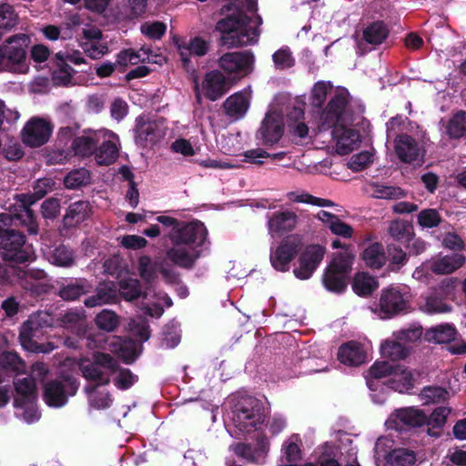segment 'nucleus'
Returning <instances> with one entry per match:
<instances>
[{"label": "nucleus", "instance_id": "obj_31", "mask_svg": "<svg viewBox=\"0 0 466 466\" xmlns=\"http://www.w3.org/2000/svg\"><path fill=\"white\" fill-rule=\"evenodd\" d=\"M391 418L396 424H403L410 427H420L426 423L427 414L419 409L412 407L397 410Z\"/></svg>", "mask_w": 466, "mask_h": 466}, {"label": "nucleus", "instance_id": "obj_59", "mask_svg": "<svg viewBox=\"0 0 466 466\" xmlns=\"http://www.w3.org/2000/svg\"><path fill=\"white\" fill-rule=\"evenodd\" d=\"M89 211V204L86 201H76L69 206L66 217L79 223L88 216Z\"/></svg>", "mask_w": 466, "mask_h": 466}, {"label": "nucleus", "instance_id": "obj_4", "mask_svg": "<svg viewBox=\"0 0 466 466\" xmlns=\"http://www.w3.org/2000/svg\"><path fill=\"white\" fill-rule=\"evenodd\" d=\"M55 185L56 183L52 178H41L35 182L32 195L19 194L15 196L16 202L15 206L17 208L14 210V216L27 228L30 234L35 235L38 232L35 218L30 209V206L44 198L48 192L53 191Z\"/></svg>", "mask_w": 466, "mask_h": 466}, {"label": "nucleus", "instance_id": "obj_3", "mask_svg": "<svg viewBox=\"0 0 466 466\" xmlns=\"http://www.w3.org/2000/svg\"><path fill=\"white\" fill-rule=\"evenodd\" d=\"M14 218L9 214H0V254L5 260L25 262L30 260L34 255L31 245L25 243L23 234L14 229H3Z\"/></svg>", "mask_w": 466, "mask_h": 466}, {"label": "nucleus", "instance_id": "obj_63", "mask_svg": "<svg viewBox=\"0 0 466 466\" xmlns=\"http://www.w3.org/2000/svg\"><path fill=\"white\" fill-rule=\"evenodd\" d=\"M85 53L93 59H97L107 53L108 48L100 40L86 41L82 44Z\"/></svg>", "mask_w": 466, "mask_h": 466}, {"label": "nucleus", "instance_id": "obj_33", "mask_svg": "<svg viewBox=\"0 0 466 466\" xmlns=\"http://www.w3.org/2000/svg\"><path fill=\"white\" fill-rule=\"evenodd\" d=\"M208 49L209 44L201 37H194L190 39L188 43L178 45L181 59L185 65L189 62V56L191 55L203 56L208 53Z\"/></svg>", "mask_w": 466, "mask_h": 466}, {"label": "nucleus", "instance_id": "obj_13", "mask_svg": "<svg viewBox=\"0 0 466 466\" xmlns=\"http://www.w3.org/2000/svg\"><path fill=\"white\" fill-rule=\"evenodd\" d=\"M46 317L47 315L44 313L31 315L21 327L19 338L25 350L33 352L49 353L56 348L52 342L38 343L33 340L36 330L42 327V322Z\"/></svg>", "mask_w": 466, "mask_h": 466}, {"label": "nucleus", "instance_id": "obj_32", "mask_svg": "<svg viewBox=\"0 0 466 466\" xmlns=\"http://www.w3.org/2000/svg\"><path fill=\"white\" fill-rule=\"evenodd\" d=\"M441 129L450 138L463 137L466 134V112L459 111L447 121H442Z\"/></svg>", "mask_w": 466, "mask_h": 466}, {"label": "nucleus", "instance_id": "obj_39", "mask_svg": "<svg viewBox=\"0 0 466 466\" xmlns=\"http://www.w3.org/2000/svg\"><path fill=\"white\" fill-rule=\"evenodd\" d=\"M57 69L53 73V82L57 86H68L72 82L73 69L65 64V58L62 52H58L55 56Z\"/></svg>", "mask_w": 466, "mask_h": 466}, {"label": "nucleus", "instance_id": "obj_43", "mask_svg": "<svg viewBox=\"0 0 466 466\" xmlns=\"http://www.w3.org/2000/svg\"><path fill=\"white\" fill-rule=\"evenodd\" d=\"M389 234L400 242H409L413 235L412 226L404 220H394L389 226Z\"/></svg>", "mask_w": 466, "mask_h": 466}, {"label": "nucleus", "instance_id": "obj_40", "mask_svg": "<svg viewBox=\"0 0 466 466\" xmlns=\"http://www.w3.org/2000/svg\"><path fill=\"white\" fill-rule=\"evenodd\" d=\"M426 339L435 343H447L455 339L456 329L450 324H441L426 331Z\"/></svg>", "mask_w": 466, "mask_h": 466}, {"label": "nucleus", "instance_id": "obj_62", "mask_svg": "<svg viewBox=\"0 0 466 466\" xmlns=\"http://www.w3.org/2000/svg\"><path fill=\"white\" fill-rule=\"evenodd\" d=\"M272 59L275 67L278 69L289 68L293 66L295 62L292 54L288 47H282L276 51L272 56Z\"/></svg>", "mask_w": 466, "mask_h": 466}, {"label": "nucleus", "instance_id": "obj_45", "mask_svg": "<svg viewBox=\"0 0 466 466\" xmlns=\"http://www.w3.org/2000/svg\"><path fill=\"white\" fill-rule=\"evenodd\" d=\"M130 56L131 65H137L139 63H152L161 65L166 60L162 55L154 53L147 47H141L137 51L130 49Z\"/></svg>", "mask_w": 466, "mask_h": 466}, {"label": "nucleus", "instance_id": "obj_23", "mask_svg": "<svg viewBox=\"0 0 466 466\" xmlns=\"http://www.w3.org/2000/svg\"><path fill=\"white\" fill-rule=\"evenodd\" d=\"M299 223L298 215L291 210L277 211L268 221L270 235H281L296 228Z\"/></svg>", "mask_w": 466, "mask_h": 466}, {"label": "nucleus", "instance_id": "obj_25", "mask_svg": "<svg viewBox=\"0 0 466 466\" xmlns=\"http://www.w3.org/2000/svg\"><path fill=\"white\" fill-rule=\"evenodd\" d=\"M339 360L348 366H359L368 360V349L357 341H350L340 346Z\"/></svg>", "mask_w": 466, "mask_h": 466}, {"label": "nucleus", "instance_id": "obj_12", "mask_svg": "<svg viewBox=\"0 0 466 466\" xmlns=\"http://www.w3.org/2000/svg\"><path fill=\"white\" fill-rule=\"evenodd\" d=\"M78 387L79 383L71 377L51 380L45 385L44 399L48 406L62 407L67 402V395H75Z\"/></svg>", "mask_w": 466, "mask_h": 466}, {"label": "nucleus", "instance_id": "obj_44", "mask_svg": "<svg viewBox=\"0 0 466 466\" xmlns=\"http://www.w3.org/2000/svg\"><path fill=\"white\" fill-rule=\"evenodd\" d=\"M319 466H339L338 449L331 444L325 443L319 447L316 451Z\"/></svg>", "mask_w": 466, "mask_h": 466}, {"label": "nucleus", "instance_id": "obj_15", "mask_svg": "<svg viewBox=\"0 0 466 466\" xmlns=\"http://www.w3.org/2000/svg\"><path fill=\"white\" fill-rule=\"evenodd\" d=\"M53 132L52 124L41 117H32L22 129V140L30 147H38L46 144Z\"/></svg>", "mask_w": 466, "mask_h": 466}, {"label": "nucleus", "instance_id": "obj_61", "mask_svg": "<svg viewBox=\"0 0 466 466\" xmlns=\"http://www.w3.org/2000/svg\"><path fill=\"white\" fill-rule=\"evenodd\" d=\"M284 156V152L269 155L267 151H265L262 148L250 149L244 153L246 161L252 164H262V159L267 157H272L273 159H282Z\"/></svg>", "mask_w": 466, "mask_h": 466}, {"label": "nucleus", "instance_id": "obj_6", "mask_svg": "<svg viewBox=\"0 0 466 466\" xmlns=\"http://www.w3.org/2000/svg\"><path fill=\"white\" fill-rule=\"evenodd\" d=\"M266 414L261 403L255 398L247 397L238 402L233 411L234 426L244 433L258 430L264 423Z\"/></svg>", "mask_w": 466, "mask_h": 466}, {"label": "nucleus", "instance_id": "obj_5", "mask_svg": "<svg viewBox=\"0 0 466 466\" xmlns=\"http://www.w3.org/2000/svg\"><path fill=\"white\" fill-rule=\"evenodd\" d=\"M354 259L355 255L349 248L334 255L323 274L322 281L327 289L337 293L344 291Z\"/></svg>", "mask_w": 466, "mask_h": 466}, {"label": "nucleus", "instance_id": "obj_35", "mask_svg": "<svg viewBox=\"0 0 466 466\" xmlns=\"http://www.w3.org/2000/svg\"><path fill=\"white\" fill-rule=\"evenodd\" d=\"M365 264L373 268H381L387 261L383 246L380 243H371L366 247L361 254Z\"/></svg>", "mask_w": 466, "mask_h": 466}, {"label": "nucleus", "instance_id": "obj_14", "mask_svg": "<svg viewBox=\"0 0 466 466\" xmlns=\"http://www.w3.org/2000/svg\"><path fill=\"white\" fill-rule=\"evenodd\" d=\"M136 142L143 147L155 145L162 140L167 134V127L163 120L139 116L135 127Z\"/></svg>", "mask_w": 466, "mask_h": 466}, {"label": "nucleus", "instance_id": "obj_50", "mask_svg": "<svg viewBox=\"0 0 466 466\" xmlns=\"http://www.w3.org/2000/svg\"><path fill=\"white\" fill-rule=\"evenodd\" d=\"M95 321L100 329L107 332L115 330L119 325V319L117 315L109 309H104L98 313Z\"/></svg>", "mask_w": 466, "mask_h": 466}, {"label": "nucleus", "instance_id": "obj_26", "mask_svg": "<svg viewBox=\"0 0 466 466\" xmlns=\"http://www.w3.org/2000/svg\"><path fill=\"white\" fill-rule=\"evenodd\" d=\"M465 261V256L459 253L439 256L427 262V269L438 275L451 274L461 268Z\"/></svg>", "mask_w": 466, "mask_h": 466}, {"label": "nucleus", "instance_id": "obj_19", "mask_svg": "<svg viewBox=\"0 0 466 466\" xmlns=\"http://www.w3.org/2000/svg\"><path fill=\"white\" fill-rule=\"evenodd\" d=\"M454 279H447L435 289L425 298V301L420 305L422 311L429 314L447 313L451 310V307L444 302L443 297L449 294L454 289Z\"/></svg>", "mask_w": 466, "mask_h": 466}, {"label": "nucleus", "instance_id": "obj_57", "mask_svg": "<svg viewBox=\"0 0 466 466\" xmlns=\"http://www.w3.org/2000/svg\"><path fill=\"white\" fill-rule=\"evenodd\" d=\"M422 336V328L414 324L402 329L395 333V339L402 343H413L420 339Z\"/></svg>", "mask_w": 466, "mask_h": 466}, {"label": "nucleus", "instance_id": "obj_54", "mask_svg": "<svg viewBox=\"0 0 466 466\" xmlns=\"http://www.w3.org/2000/svg\"><path fill=\"white\" fill-rule=\"evenodd\" d=\"M90 181V174L86 168H79L71 171L65 177V185L68 188H76L88 184Z\"/></svg>", "mask_w": 466, "mask_h": 466}, {"label": "nucleus", "instance_id": "obj_24", "mask_svg": "<svg viewBox=\"0 0 466 466\" xmlns=\"http://www.w3.org/2000/svg\"><path fill=\"white\" fill-rule=\"evenodd\" d=\"M406 307V299L396 288H389L381 291L380 299V309L382 318L391 317L403 310Z\"/></svg>", "mask_w": 466, "mask_h": 466}, {"label": "nucleus", "instance_id": "obj_64", "mask_svg": "<svg viewBox=\"0 0 466 466\" xmlns=\"http://www.w3.org/2000/svg\"><path fill=\"white\" fill-rule=\"evenodd\" d=\"M372 163V155L368 151L351 157L348 162V167L353 171H360L368 167Z\"/></svg>", "mask_w": 466, "mask_h": 466}, {"label": "nucleus", "instance_id": "obj_52", "mask_svg": "<svg viewBox=\"0 0 466 466\" xmlns=\"http://www.w3.org/2000/svg\"><path fill=\"white\" fill-rule=\"evenodd\" d=\"M35 400H21L19 398H15V406L21 410L17 415L23 418L27 423H32L38 419Z\"/></svg>", "mask_w": 466, "mask_h": 466}, {"label": "nucleus", "instance_id": "obj_42", "mask_svg": "<svg viewBox=\"0 0 466 466\" xmlns=\"http://www.w3.org/2000/svg\"><path fill=\"white\" fill-rule=\"evenodd\" d=\"M395 366H392L387 361L375 362L369 370L368 376L366 377L367 385L370 390L375 389L374 380H380L386 377L389 379L391 376Z\"/></svg>", "mask_w": 466, "mask_h": 466}, {"label": "nucleus", "instance_id": "obj_47", "mask_svg": "<svg viewBox=\"0 0 466 466\" xmlns=\"http://www.w3.org/2000/svg\"><path fill=\"white\" fill-rule=\"evenodd\" d=\"M48 260L59 267H71L74 264V253L66 246H59L47 254Z\"/></svg>", "mask_w": 466, "mask_h": 466}, {"label": "nucleus", "instance_id": "obj_10", "mask_svg": "<svg viewBox=\"0 0 466 466\" xmlns=\"http://www.w3.org/2000/svg\"><path fill=\"white\" fill-rule=\"evenodd\" d=\"M79 369L83 377L87 380L96 382L95 386L107 385L110 381V374L116 371V362L108 354L97 353L94 356V361L82 360Z\"/></svg>", "mask_w": 466, "mask_h": 466}, {"label": "nucleus", "instance_id": "obj_9", "mask_svg": "<svg viewBox=\"0 0 466 466\" xmlns=\"http://www.w3.org/2000/svg\"><path fill=\"white\" fill-rule=\"evenodd\" d=\"M119 291L127 300L136 299L141 295L148 300H151V297H157L156 294L151 296L147 291L142 292L140 282L136 279L121 280L119 283ZM162 303L167 307H170L172 305V300L167 294H159L157 295V301L152 302L151 306L147 304L143 309L147 315L159 318L164 312Z\"/></svg>", "mask_w": 466, "mask_h": 466}, {"label": "nucleus", "instance_id": "obj_51", "mask_svg": "<svg viewBox=\"0 0 466 466\" xmlns=\"http://www.w3.org/2000/svg\"><path fill=\"white\" fill-rule=\"evenodd\" d=\"M18 24V15L7 4L0 5V29L9 31Z\"/></svg>", "mask_w": 466, "mask_h": 466}, {"label": "nucleus", "instance_id": "obj_46", "mask_svg": "<svg viewBox=\"0 0 466 466\" xmlns=\"http://www.w3.org/2000/svg\"><path fill=\"white\" fill-rule=\"evenodd\" d=\"M16 397L21 400H35V383L31 377L16 378L15 380Z\"/></svg>", "mask_w": 466, "mask_h": 466}, {"label": "nucleus", "instance_id": "obj_41", "mask_svg": "<svg viewBox=\"0 0 466 466\" xmlns=\"http://www.w3.org/2000/svg\"><path fill=\"white\" fill-rule=\"evenodd\" d=\"M370 193L372 198L380 199H400L406 196L405 191L399 187L377 183L370 186Z\"/></svg>", "mask_w": 466, "mask_h": 466}, {"label": "nucleus", "instance_id": "obj_16", "mask_svg": "<svg viewBox=\"0 0 466 466\" xmlns=\"http://www.w3.org/2000/svg\"><path fill=\"white\" fill-rule=\"evenodd\" d=\"M394 152L403 163L420 164L423 161L425 150L412 137L401 134L394 139Z\"/></svg>", "mask_w": 466, "mask_h": 466}, {"label": "nucleus", "instance_id": "obj_38", "mask_svg": "<svg viewBox=\"0 0 466 466\" xmlns=\"http://www.w3.org/2000/svg\"><path fill=\"white\" fill-rule=\"evenodd\" d=\"M379 287L378 280L365 272H359L354 276L352 289L359 296H369Z\"/></svg>", "mask_w": 466, "mask_h": 466}, {"label": "nucleus", "instance_id": "obj_56", "mask_svg": "<svg viewBox=\"0 0 466 466\" xmlns=\"http://www.w3.org/2000/svg\"><path fill=\"white\" fill-rule=\"evenodd\" d=\"M417 221L421 228H431L441 223V217L437 209L426 208L418 214Z\"/></svg>", "mask_w": 466, "mask_h": 466}, {"label": "nucleus", "instance_id": "obj_30", "mask_svg": "<svg viewBox=\"0 0 466 466\" xmlns=\"http://www.w3.org/2000/svg\"><path fill=\"white\" fill-rule=\"evenodd\" d=\"M102 135V129L85 131L82 136L73 141L72 147L75 153L83 157L95 154Z\"/></svg>", "mask_w": 466, "mask_h": 466}, {"label": "nucleus", "instance_id": "obj_34", "mask_svg": "<svg viewBox=\"0 0 466 466\" xmlns=\"http://www.w3.org/2000/svg\"><path fill=\"white\" fill-rule=\"evenodd\" d=\"M304 116L301 107H294L288 116V128L294 138L304 139L309 136V127L300 121Z\"/></svg>", "mask_w": 466, "mask_h": 466}, {"label": "nucleus", "instance_id": "obj_49", "mask_svg": "<svg viewBox=\"0 0 466 466\" xmlns=\"http://www.w3.org/2000/svg\"><path fill=\"white\" fill-rule=\"evenodd\" d=\"M389 30L381 22H375L363 31L364 39L371 45L381 44L388 36Z\"/></svg>", "mask_w": 466, "mask_h": 466}, {"label": "nucleus", "instance_id": "obj_17", "mask_svg": "<svg viewBox=\"0 0 466 466\" xmlns=\"http://www.w3.org/2000/svg\"><path fill=\"white\" fill-rule=\"evenodd\" d=\"M139 276L147 283H151L157 279V273L159 272L163 279L169 283L177 280V274L172 266L164 261L153 262L149 256H141L138 259Z\"/></svg>", "mask_w": 466, "mask_h": 466}, {"label": "nucleus", "instance_id": "obj_2", "mask_svg": "<svg viewBox=\"0 0 466 466\" xmlns=\"http://www.w3.org/2000/svg\"><path fill=\"white\" fill-rule=\"evenodd\" d=\"M156 220L167 228H171L167 238L172 246L166 251L167 258L178 267L192 268L199 257L194 244L197 241L204 242L207 235L205 226L199 222L178 221L169 216H158Z\"/></svg>", "mask_w": 466, "mask_h": 466}, {"label": "nucleus", "instance_id": "obj_21", "mask_svg": "<svg viewBox=\"0 0 466 466\" xmlns=\"http://www.w3.org/2000/svg\"><path fill=\"white\" fill-rule=\"evenodd\" d=\"M102 134L94 155L98 165L108 166L113 164L118 157L117 137L114 133L106 129H102Z\"/></svg>", "mask_w": 466, "mask_h": 466}, {"label": "nucleus", "instance_id": "obj_7", "mask_svg": "<svg viewBox=\"0 0 466 466\" xmlns=\"http://www.w3.org/2000/svg\"><path fill=\"white\" fill-rule=\"evenodd\" d=\"M30 39L25 34L9 36L0 45V53L7 71L25 73L26 49Z\"/></svg>", "mask_w": 466, "mask_h": 466}, {"label": "nucleus", "instance_id": "obj_20", "mask_svg": "<svg viewBox=\"0 0 466 466\" xmlns=\"http://www.w3.org/2000/svg\"><path fill=\"white\" fill-rule=\"evenodd\" d=\"M300 245V238L295 236L284 240L270 255L272 266L279 271L288 270L289 263L298 253Z\"/></svg>", "mask_w": 466, "mask_h": 466}, {"label": "nucleus", "instance_id": "obj_22", "mask_svg": "<svg viewBox=\"0 0 466 466\" xmlns=\"http://www.w3.org/2000/svg\"><path fill=\"white\" fill-rule=\"evenodd\" d=\"M259 133L265 144L277 143L283 135L281 114L277 110H270L265 116Z\"/></svg>", "mask_w": 466, "mask_h": 466}, {"label": "nucleus", "instance_id": "obj_36", "mask_svg": "<svg viewBox=\"0 0 466 466\" xmlns=\"http://www.w3.org/2000/svg\"><path fill=\"white\" fill-rule=\"evenodd\" d=\"M301 440L299 435L290 436L282 446V458L288 463L287 466H296L301 460Z\"/></svg>", "mask_w": 466, "mask_h": 466}, {"label": "nucleus", "instance_id": "obj_55", "mask_svg": "<svg viewBox=\"0 0 466 466\" xmlns=\"http://www.w3.org/2000/svg\"><path fill=\"white\" fill-rule=\"evenodd\" d=\"M420 397L424 404L436 403L445 400L449 397V392L441 387H425Z\"/></svg>", "mask_w": 466, "mask_h": 466}, {"label": "nucleus", "instance_id": "obj_27", "mask_svg": "<svg viewBox=\"0 0 466 466\" xmlns=\"http://www.w3.org/2000/svg\"><path fill=\"white\" fill-rule=\"evenodd\" d=\"M229 83L220 71H211L206 75L203 81V92L207 97L215 101L228 91Z\"/></svg>", "mask_w": 466, "mask_h": 466}, {"label": "nucleus", "instance_id": "obj_18", "mask_svg": "<svg viewBox=\"0 0 466 466\" xmlns=\"http://www.w3.org/2000/svg\"><path fill=\"white\" fill-rule=\"evenodd\" d=\"M326 253L324 246L312 244L301 253L298 266L294 268V274L298 279H308L319 267Z\"/></svg>", "mask_w": 466, "mask_h": 466}, {"label": "nucleus", "instance_id": "obj_1", "mask_svg": "<svg viewBox=\"0 0 466 466\" xmlns=\"http://www.w3.org/2000/svg\"><path fill=\"white\" fill-rule=\"evenodd\" d=\"M355 119L354 106L346 88L335 90L328 107L320 116L323 128L332 127L334 149L339 155H346L359 147L360 136L350 127Z\"/></svg>", "mask_w": 466, "mask_h": 466}, {"label": "nucleus", "instance_id": "obj_29", "mask_svg": "<svg viewBox=\"0 0 466 466\" xmlns=\"http://www.w3.org/2000/svg\"><path fill=\"white\" fill-rule=\"evenodd\" d=\"M414 381V374L410 370L401 365H396L388 380V384L392 390L406 393L413 388Z\"/></svg>", "mask_w": 466, "mask_h": 466}, {"label": "nucleus", "instance_id": "obj_60", "mask_svg": "<svg viewBox=\"0 0 466 466\" xmlns=\"http://www.w3.org/2000/svg\"><path fill=\"white\" fill-rule=\"evenodd\" d=\"M451 412V409L449 407H438L430 416L427 415V420L425 424L432 428H441L445 425L447 418Z\"/></svg>", "mask_w": 466, "mask_h": 466}, {"label": "nucleus", "instance_id": "obj_48", "mask_svg": "<svg viewBox=\"0 0 466 466\" xmlns=\"http://www.w3.org/2000/svg\"><path fill=\"white\" fill-rule=\"evenodd\" d=\"M400 340H386L381 346V353L384 357L390 358L393 360L405 359L409 355V349L406 348Z\"/></svg>", "mask_w": 466, "mask_h": 466}, {"label": "nucleus", "instance_id": "obj_53", "mask_svg": "<svg viewBox=\"0 0 466 466\" xmlns=\"http://www.w3.org/2000/svg\"><path fill=\"white\" fill-rule=\"evenodd\" d=\"M0 365L5 370L17 373H22L25 370L24 361L15 352H4L0 356Z\"/></svg>", "mask_w": 466, "mask_h": 466}, {"label": "nucleus", "instance_id": "obj_8", "mask_svg": "<svg viewBox=\"0 0 466 466\" xmlns=\"http://www.w3.org/2000/svg\"><path fill=\"white\" fill-rule=\"evenodd\" d=\"M255 56L251 51H236L223 54L218 65L228 82L235 83L249 75L254 69Z\"/></svg>", "mask_w": 466, "mask_h": 466}, {"label": "nucleus", "instance_id": "obj_28", "mask_svg": "<svg viewBox=\"0 0 466 466\" xmlns=\"http://www.w3.org/2000/svg\"><path fill=\"white\" fill-rule=\"evenodd\" d=\"M250 91L244 89L231 95L224 103L225 111L231 118H242L249 107Z\"/></svg>", "mask_w": 466, "mask_h": 466}, {"label": "nucleus", "instance_id": "obj_11", "mask_svg": "<svg viewBox=\"0 0 466 466\" xmlns=\"http://www.w3.org/2000/svg\"><path fill=\"white\" fill-rule=\"evenodd\" d=\"M392 441L387 438H379L375 444V456L379 461L384 458L391 466H411L416 462L421 463L418 455L411 450L400 448L391 451Z\"/></svg>", "mask_w": 466, "mask_h": 466}, {"label": "nucleus", "instance_id": "obj_58", "mask_svg": "<svg viewBox=\"0 0 466 466\" xmlns=\"http://www.w3.org/2000/svg\"><path fill=\"white\" fill-rule=\"evenodd\" d=\"M330 89H331V85L329 82H324V81L317 82L313 86L312 90H311V96H310L311 104L314 106H318V107L321 106L324 104V102L327 98V95Z\"/></svg>", "mask_w": 466, "mask_h": 466}, {"label": "nucleus", "instance_id": "obj_37", "mask_svg": "<svg viewBox=\"0 0 466 466\" xmlns=\"http://www.w3.org/2000/svg\"><path fill=\"white\" fill-rule=\"evenodd\" d=\"M85 391L87 394L89 405L96 410L106 409L111 406L113 400L107 390L97 386H86Z\"/></svg>", "mask_w": 466, "mask_h": 466}]
</instances>
